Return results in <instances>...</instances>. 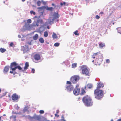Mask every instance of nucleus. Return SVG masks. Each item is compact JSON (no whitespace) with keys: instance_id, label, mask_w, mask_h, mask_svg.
I'll list each match as a JSON object with an SVG mask.
<instances>
[{"instance_id":"nucleus-4","label":"nucleus","mask_w":121,"mask_h":121,"mask_svg":"<svg viewBox=\"0 0 121 121\" xmlns=\"http://www.w3.org/2000/svg\"><path fill=\"white\" fill-rule=\"evenodd\" d=\"M79 77L77 75H74L71 77L70 78V81L73 84H75L79 81Z\"/></svg>"},{"instance_id":"nucleus-17","label":"nucleus","mask_w":121,"mask_h":121,"mask_svg":"<svg viewBox=\"0 0 121 121\" xmlns=\"http://www.w3.org/2000/svg\"><path fill=\"white\" fill-rule=\"evenodd\" d=\"M80 89L79 87V85L77 84L76 85L75 88L73 91H80Z\"/></svg>"},{"instance_id":"nucleus-18","label":"nucleus","mask_w":121,"mask_h":121,"mask_svg":"<svg viewBox=\"0 0 121 121\" xmlns=\"http://www.w3.org/2000/svg\"><path fill=\"white\" fill-rule=\"evenodd\" d=\"M46 8V7L45 6H42L41 7H38L37 8V9L41 11L42 10H43L45 9Z\"/></svg>"},{"instance_id":"nucleus-40","label":"nucleus","mask_w":121,"mask_h":121,"mask_svg":"<svg viewBox=\"0 0 121 121\" xmlns=\"http://www.w3.org/2000/svg\"><path fill=\"white\" fill-rule=\"evenodd\" d=\"M35 72V70L34 69H32L31 70V72L32 73H34Z\"/></svg>"},{"instance_id":"nucleus-58","label":"nucleus","mask_w":121,"mask_h":121,"mask_svg":"<svg viewBox=\"0 0 121 121\" xmlns=\"http://www.w3.org/2000/svg\"><path fill=\"white\" fill-rule=\"evenodd\" d=\"M21 114V112H19V113H16V114Z\"/></svg>"},{"instance_id":"nucleus-9","label":"nucleus","mask_w":121,"mask_h":121,"mask_svg":"<svg viewBox=\"0 0 121 121\" xmlns=\"http://www.w3.org/2000/svg\"><path fill=\"white\" fill-rule=\"evenodd\" d=\"M92 87V85L90 83L88 84L86 86H85L84 88H82V91H85V90H87V88H88L89 89H90Z\"/></svg>"},{"instance_id":"nucleus-49","label":"nucleus","mask_w":121,"mask_h":121,"mask_svg":"<svg viewBox=\"0 0 121 121\" xmlns=\"http://www.w3.org/2000/svg\"><path fill=\"white\" fill-rule=\"evenodd\" d=\"M12 113L13 114H16V113L14 111H12Z\"/></svg>"},{"instance_id":"nucleus-11","label":"nucleus","mask_w":121,"mask_h":121,"mask_svg":"<svg viewBox=\"0 0 121 121\" xmlns=\"http://www.w3.org/2000/svg\"><path fill=\"white\" fill-rule=\"evenodd\" d=\"M30 119H34L37 120H39L41 119V118L40 115H37L35 114L33 116L30 117Z\"/></svg>"},{"instance_id":"nucleus-61","label":"nucleus","mask_w":121,"mask_h":121,"mask_svg":"<svg viewBox=\"0 0 121 121\" xmlns=\"http://www.w3.org/2000/svg\"><path fill=\"white\" fill-rule=\"evenodd\" d=\"M47 28L48 29H49V27L48 26L47 27Z\"/></svg>"},{"instance_id":"nucleus-54","label":"nucleus","mask_w":121,"mask_h":121,"mask_svg":"<svg viewBox=\"0 0 121 121\" xmlns=\"http://www.w3.org/2000/svg\"><path fill=\"white\" fill-rule=\"evenodd\" d=\"M56 7H58L59 9L60 8V7L59 6V5H57L56 6Z\"/></svg>"},{"instance_id":"nucleus-21","label":"nucleus","mask_w":121,"mask_h":121,"mask_svg":"<svg viewBox=\"0 0 121 121\" xmlns=\"http://www.w3.org/2000/svg\"><path fill=\"white\" fill-rule=\"evenodd\" d=\"M39 36L38 34H35L33 37V39L34 40H36L38 38Z\"/></svg>"},{"instance_id":"nucleus-41","label":"nucleus","mask_w":121,"mask_h":121,"mask_svg":"<svg viewBox=\"0 0 121 121\" xmlns=\"http://www.w3.org/2000/svg\"><path fill=\"white\" fill-rule=\"evenodd\" d=\"M95 17L96 19H99V18L100 17L99 16L97 15Z\"/></svg>"},{"instance_id":"nucleus-43","label":"nucleus","mask_w":121,"mask_h":121,"mask_svg":"<svg viewBox=\"0 0 121 121\" xmlns=\"http://www.w3.org/2000/svg\"><path fill=\"white\" fill-rule=\"evenodd\" d=\"M16 118V116H12L10 117V118H13L14 119H15Z\"/></svg>"},{"instance_id":"nucleus-13","label":"nucleus","mask_w":121,"mask_h":121,"mask_svg":"<svg viewBox=\"0 0 121 121\" xmlns=\"http://www.w3.org/2000/svg\"><path fill=\"white\" fill-rule=\"evenodd\" d=\"M99 55H100L101 57H103L101 53H100V52H97L96 53H94L92 56V58L93 59H95L97 56Z\"/></svg>"},{"instance_id":"nucleus-25","label":"nucleus","mask_w":121,"mask_h":121,"mask_svg":"<svg viewBox=\"0 0 121 121\" xmlns=\"http://www.w3.org/2000/svg\"><path fill=\"white\" fill-rule=\"evenodd\" d=\"M0 51L1 52L3 53L6 51V50L5 49L1 48H0Z\"/></svg>"},{"instance_id":"nucleus-10","label":"nucleus","mask_w":121,"mask_h":121,"mask_svg":"<svg viewBox=\"0 0 121 121\" xmlns=\"http://www.w3.org/2000/svg\"><path fill=\"white\" fill-rule=\"evenodd\" d=\"M20 98V96H18L16 94H13L12 96V100L14 101H18V99Z\"/></svg>"},{"instance_id":"nucleus-19","label":"nucleus","mask_w":121,"mask_h":121,"mask_svg":"<svg viewBox=\"0 0 121 121\" xmlns=\"http://www.w3.org/2000/svg\"><path fill=\"white\" fill-rule=\"evenodd\" d=\"M9 70V67L8 66H5L4 69V73H6Z\"/></svg>"},{"instance_id":"nucleus-38","label":"nucleus","mask_w":121,"mask_h":121,"mask_svg":"<svg viewBox=\"0 0 121 121\" xmlns=\"http://www.w3.org/2000/svg\"><path fill=\"white\" fill-rule=\"evenodd\" d=\"M30 13L31 14H33L34 15H35V12H34L33 10L31 11H30Z\"/></svg>"},{"instance_id":"nucleus-51","label":"nucleus","mask_w":121,"mask_h":121,"mask_svg":"<svg viewBox=\"0 0 121 121\" xmlns=\"http://www.w3.org/2000/svg\"><path fill=\"white\" fill-rule=\"evenodd\" d=\"M60 5L61 6H63V3L62 2L60 3Z\"/></svg>"},{"instance_id":"nucleus-52","label":"nucleus","mask_w":121,"mask_h":121,"mask_svg":"<svg viewBox=\"0 0 121 121\" xmlns=\"http://www.w3.org/2000/svg\"><path fill=\"white\" fill-rule=\"evenodd\" d=\"M63 120L62 119H61L59 120L58 121H63Z\"/></svg>"},{"instance_id":"nucleus-12","label":"nucleus","mask_w":121,"mask_h":121,"mask_svg":"<svg viewBox=\"0 0 121 121\" xmlns=\"http://www.w3.org/2000/svg\"><path fill=\"white\" fill-rule=\"evenodd\" d=\"M34 59L36 61H38L41 59L40 55L39 54H36L34 56Z\"/></svg>"},{"instance_id":"nucleus-3","label":"nucleus","mask_w":121,"mask_h":121,"mask_svg":"<svg viewBox=\"0 0 121 121\" xmlns=\"http://www.w3.org/2000/svg\"><path fill=\"white\" fill-rule=\"evenodd\" d=\"M94 95L96 99H100L103 96V91H94Z\"/></svg>"},{"instance_id":"nucleus-33","label":"nucleus","mask_w":121,"mask_h":121,"mask_svg":"<svg viewBox=\"0 0 121 121\" xmlns=\"http://www.w3.org/2000/svg\"><path fill=\"white\" fill-rule=\"evenodd\" d=\"M14 107L15 109L17 110H18L19 108V107L18 106V105L17 104H15L14 105Z\"/></svg>"},{"instance_id":"nucleus-8","label":"nucleus","mask_w":121,"mask_h":121,"mask_svg":"<svg viewBox=\"0 0 121 121\" xmlns=\"http://www.w3.org/2000/svg\"><path fill=\"white\" fill-rule=\"evenodd\" d=\"M40 23V24L43 23V21L41 19H38L37 20V22L35 21L33 23V26H39V23Z\"/></svg>"},{"instance_id":"nucleus-34","label":"nucleus","mask_w":121,"mask_h":121,"mask_svg":"<svg viewBox=\"0 0 121 121\" xmlns=\"http://www.w3.org/2000/svg\"><path fill=\"white\" fill-rule=\"evenodd\" d=\"M60 43H55L54 45V46L55 47H58L59 46Z\"/></svg>"},{"instance_id":"nucleus-50","label":"nucleus","mask_w":121,"mask_h":121,"mask_svg":"<svg viewBox=\"0 0 121 121\" xmlns=\"http://www.w3.org/2000/svg\"><path fill=\"white\" fill-rule=\"evenodd\" d=\"M28 50V49L27 48V50H25V49L23 50V51L24 52H26V51H27Z\"/></svg>"},{"instance_id":"nucleus-27","label":"nucleus","mask_w":121,"mask_h":121,"mask_svg":"<svg viewBox=\"0 0 121 121\" xmlns=\"http://www.w3.org/2000/svg\"><path fill=\"white\" fill-rule=\"evenodd\" d=\"M86 93V91H80V95H82L85 94Z\"/></svg>"},{"instance_id":"nucleus-53","label":"nucleus","mask_w":121,"mask_h":121,"mask_svg":"<svg viewBox=\"0 0 121 121\" xmlns=\"http://www.w3.org/2000/svg\"><path fill=\"white\" fill-rule=\"evenodd\" d=\"M55 116L56 117L57 116V117H58L59 116L58 115H57V114H55Z\"/></svg>"},{"instance_id":"nucleus-64","label":"nucleus","mask_w":121,"mask_h":121,"mask_svg":"<svg viewBox=\"0 0 121 121\" xmlns=\"http://www.w3.org/2000/svg\"><path fill=\"white\" fill-rule=\"evenodd\" d=\"M111 121H113V120H112Z\"/></svg>"},{"instance_id":"nucleus-35","label":"nucleus","mask_w":121,"mask_h":121,"mask_svg":"<svg viewBox=\"0 0 121 121\" xmlns=\"http://www.w3.org/2000/svg\"><path fill=\"white\" fill-rule=\"evenodd\" d=\"M37 4L38 6H39L41 5V3L40 1L38 0L37 2Z\"/></svg>"},{"instance_id":"nucleus-7","label":"nucleus","mask_w":121,"mask_h":121,"mask_svg":"<svg viewBox=\"0 0 121 121\" xmlns=\"http://www.w3.org/2000/svg\"><path fill=\"white\" fill-rule=\"evenodd\" d=\"M97 85L96 89L95 91H102V90H100L101 88H103L104 87V85L103 83L99 82L97 83Z\"/></svg>"},{"instance_id":"nucleus-26","label":"nucleus","mask_w":121,"mask_h":121,"mask_svg":"<svg viewBox=\"0 0 121 121\" xmlns=\"http://www.w3.org/2000/svg\"><path fill=\"white\" fill-rule=\"evenodd\" d=\"M52 37L53 39H57V37L55 33H53L52 35Z\"/></svg>"},{"instance_id":"nucleus-45","label":"nucleus","mask_w":121,"mask_h":121,"mask_svg":"<svg viewBox=\"0 0 121 121\" xmlns=\"http://www.w3.org/2000/svg\"><path fill=\"white\" fill-rule=\"evenodd\" d=\"M52 6H54V8H55L56 7V6L53 3H52Z\"/></svg>"},{"instance_id":"nucleus-39","label":"nucleus","mask_w":121,"mask_h":121,"mask_svg":"<svg viewBox=\"0 0 121 121\" xmlns=\"http://www.w3.org/2000/svg\"><path fill=\"white\" fill-rule=\"evenodd\" d=\"M39 112L40 114H43L44 113V112L43 110H40L39 111Z\"/></svg>"},{"instance_id":"nucleus-32","label":"nucleus","mask_w":121,"mask_h":121,"mask_svg":"<svg viewBox=\"0 0 121 121\" xmlns=\"http://www.w3.org/2000/svg\"><path fill=\"white\" fill-rule=\"evenodd\" d=\"M48 33L47 31H45L44 33V36L45 37H47L48 36Z\"/></svg>"},{"instance_id":"nucleus-47","label":"nucleus","mask_w":121,"mask_h":121,"mask_svg":"<svg viewBox=\"0 0 121 121\" xmlns=\"http://www.w3.org/2000/svg\"><path fill=\"white\" fill-rule=\"evenodd\" d=\"M7 93V92H5L4 93V95H3V96H5V95H6V93Z\"/></svg>"},{"instance_id":"nucleus-15","label":"nucleus","mask_w":121,"mask_h":121,"mask_svg":"<svg viewBox=\"0 0 121 121\" xmlns=\"http://www.w3.org/2000/svg\"><path fill=\"white\" fill-rule=\"evenodd\" d=\"M53 18L54 20L56 19H58L59 17V14L58 13H56L54 12L53 15Z\"/></svg>"},{"instance_id":"nucleus-23","label":"nucleus","mask_w":121,"mask_h":121,"mask_svg":"<svg viewBox=\"0 0 121 121\" xmlns=\"http://www.w3.org/2000/svg\"><path fill=\"white\" fill-rule=\"evenodd\" d=\"M99 46L100 47L102 48L105 46V45L104 43H101L99 44Z\"/></svg>"},{"instance_id":"nucleus-28","label":"nucleus","mask_w":121,"mask_h":121,"mask_svg":"<svg viewBox=\"0 0 121 121\" xmlns=\"http://www.w3.org/2000/svg\"><path fill=\"white\" fill-rule=\"evenodd\" d=\"M54 20L53 19H52V20H50L49 19L48 20V22L49 23V24H50L52 23H53V21Z\"/></svg>"},{"instance_id":"nucleus-31","label":"nucleus","mask_w":121,"mask_h":121,"mask_svg":"<svg viewBox=\"0 0 121 121\" xmlns=\"http://www.w3.org/2000/svg\"><path fill=\"white\" fill-rule=\"evenodd\" d=\"M118 32L121 34V27H120L118 28L117 29Z\"/></svg>"},{"instance_id":"nucleus-37","label":"nucleus","mask_w":121,"mask_h":121,"mask_svg":"<svg viewBox=\"0 0 121 121\" xmlns=\"http://www.w3.org/2000/svg\"><path fill=\"white\" fill-rule=\"evenodd\" d=\"M31 22V20L30 19H29L27 20V22L28 23H30Z\"/></svg>"},{"instance_id":"nucleus-60","label":"nucleus","mask_w":121,"mask_h":121,"mask_svg":"<svg viewBox=\"0 0 121 121\" xmlns=\"http://www.w3.org/2000/svg\"><path fill=\"white\" fill-rule=\"evenodd\" d=\"M25 0H22V2H24V1Z\"/></svg>"},{"instance_id":"nucleus-16","label":"nucleus","mask_w":121,"mask_h":121,"mask_svg":"<svg viewBox=\"0 0 121 121\" xmlns=\"http://www.w3.org/2000/svg\"><path fill=\"white\" fill-rule=\"evenodd\" d=\"M29 66V63L28 62H26L25 64V66L24 67V70H26L28 68Z\"/></svg>"},{"instance_id":"nucleus-62","label":"nucleus","mask_w":121,"mask_h":121,"mask_svg":"<svg viewBox=\"0 0 121 121\" xmlns=\"http://www.w3.org/2000/svg\"><path fill=\"white\" fill-rule=\"evenodd\" d=\"M6 116V115H5V114H4L3 115V116Z\"/></svg>"},{"instance_id":"nucleus-30","label":"nucleus","mask_w":121,"mask_h":121,"mask_svg":"<svg viewBox=\"0 0 121 121\" xmlns=\"http://www.w3.org/2000/svg\"><path fill=\"white\" fill-rule=\"evenodd\" d=\"M77 64L74 63L72 64V68H74L76 67L77 66Z\"/></svg>"},{"instance_id":"nucleus-5","label":"nucleus","mask_w":121,"mask_h":121,"mask_svg":"<svg viewBox=\"0 0 121 121\" xmlns=\"http://www.w3.org/2000/svg\"><path fill=\"white\" fill-rule=\"evenodd\" d=\"M82 70V73L83 74L89 75V71L86 67L84 65L81 66L80 67Z\"/></svg>"},{"instance_id":"nucleus-2","label":"nucleus","mask_w":121,"mask_h":121,"mask_svg":"<svg viewBox=\"0 0 121 121\" xmlns=\"http://www.w3.org/2000/svg\"><path fill=\"white\" fill-rule=\"evenodd\" d=\"M82 101L85 105L86 106L89 107L92 105L93 102L90 97L87 95L83 97Z\"/></svg>"},{"instance_id":"nucleus-14","label":"nucleus","mask_w":121,"mask_h":121,"mask_svg":"<svg viewBox=\"0 0 121 121\" xmlns=\"http://www.w3.org/2000/svg\"><path fill=\"white\" fill-rule=\"evenodd\" d=\"M103 57H101L99 59L98 58V59H97L96 60L97 62V64L96 65H99L100 64L102 63V61H103Z\"/></svg>"},{"instance_id":"nucleus-55","label":"nucleus","mask_w":121,"mask_h":121,"mask_svg":"<svg viewBox=\"0 0 121 121\" xmlns=\"http://www.w3.org/2000/svg\"><path fill=\"white\" fill-rule=\"evenodd\" d=\"M65 4H66V3L65 2H63V5H65Z\"/></svg>"},{"instance_id":"nucleus-36","label":"nucleus","mask_w":121,"mask_h":121,"mask_svg":"<svg viewBox=\"0 0 121 121\" xmlns=\"http://www.w3.org/2000/svg\"><path fill=\"white\" fill-rule=\"evenodd\" d=\"M78 31L76 30L74 32V34L76 35H78L79 34L78 33Z\"/></svg>"},{"instance_id":"nucleus-44","label":"nucleus","mask_w":121,"mask_h":121,"mask_svg":"<svg viewBox=\"0 0 121 121\" xmlns=\"http://www.w3.org/2000/svg\"><path fill=\"white\" fill-rule=\"evenodd\" d=\"M106 62L107 63L110 62V60L109 59H108L106 60Z\"/></svg>"},{"instance_id":"nucleus-6","label":"nucleus","mask_w":121,"mask_h":121,"mask_svg":"<svg viewBox=\"0 0 121 121\" xmlns=\"http://www.w3.org/2000/svg\"><path fill=\"white\" fill-rule=\"evenodd\" d=\"M71 82L70 81H67L66 82V84L68 85H69L67 86L66 88L67 90L68 91H72L73 90V87L71 85Z\"/></svg>"},{"instance_id":"nucleus-46","label":"nucleus","mask_w":121,"mask_h":121,"mask_svg":"<svg viewBox=\"0 0 121 121\" xmlns=\"http://www.w3.org/2000/svg\"><path fill=\"white\" fill-rule=\"evenodd\" d=\"M61 119H62L63 120H64V117L63 116H62L61 117Z\"/></svg>"},{"instance_id":"nucleus-48","label":"nucleus","mask_w":121,"mask_h":121,"mask_svg":"<svg viewBox=\"0 0 121 121\" xmlns=\"http://www.w3.org/2000/svg\"><path fill=\"white\" fill-rule=\"evenodd\" d=\"M59 112V110H57L56 111V114H58Z\"/></svg>"},{"instance_id":"nucleus-63","label":"nucleus","mask_w":121,"mask_h":121,"mask_svg":"<svg viewBox=\"0 0 121 121\" xmlns=\"http://www.w3.org/2000/svg\"><path fill=\"white\" fill-rule=\"evenodd\" d=\"M63 121H66L65 120H63Z\"/></svg>"},{"instance_id":"nucleus-56","label":"nucleus","mask_w":121,"mask_h":121,"mask_svg":"<svg viewBox=\"0 0 121 121\" xmlns=\"http://www.w3.org/2000/svg\"><path fill=\"white\" fill-rule=\"evenodd\" d=\"M117 121H121V119H120L117 120Z\"/></svg>"},{"instance_id":"nucleus-1","label":"nucleus","mask_w":121,"mask_h":121,"mask_svg":"<svg viewBox=\"0 0 121 121\" xmlns=\"http://www.w3.org/2000/svg\"><path fill=\"white\" fill-rule=\"evenodd\" d=\"M10 69L12 70L10 71V73H13L14 75L17 73L15 71V70L17 69H18L19 70H21L22 68L19 65H18L16 62H14L11 63L10 64Z\"/></svg>"},{"instance_id":"nucleus-59","label":"nucleus","mask_w":121,"mask_h":121,"mask_svg":"<svg viewBox=\"0 0 121 121\" xmlns=\"http://www.w3.org/2000/svg\"><path fill=\"white\" fill-rule=\"evenodd\" d=\"M31 42H30V43H29V42L28 43V44H29L30 45H31Z\"/></svg>"},{"instance_id":"nucleus-24","label":"nucleus","mask_w":121,"mask_h":121,"mask_svg":"<svg viewBox=\"0 0 121 121\" xmlns=\"http://www.w3.org/2000/svg\"><path fill=\"white\" fill-rule=\"evenodd\" d=\"M47 10L49 11H52L53 9V8L52 7H48V6L46 7V9Z\"/></svg>"},{"instance_id":"nucleus-57","label":"nucleus","mask_w":121,"mask_h":121,"mask_svg":"<svg viewBox=\"0 0 121 121\" xmlns=\"http://www.w3.org/2000/svg\"><path fill=\"white\" fill-rule=\"evenodd\" d=\"M104 13L103 12H101L100 13V14H103Z\"/></svg>"},{"instance_id":"nucleus-20","label":"nucleus","mask_w":121,"mask_h":121,"mask_svg":"<svg viewBox=\"0 0 121 121\" xmlns=\"http://www.w3.org/2000/svg\"><path fill=\"white\" fill-rule=\"evenodd\" d=\"M29 108V107L28 106H26L23 110V111L25 112Z\"/></svg>"},{"instance_id":"nucleus-29","label":"nucleus","mask_w":121,"mask_h":121,"mask_svg":"<svg viewBox=\"0 0 121 121\" xmlns=\"http://www.w3.org/2000/svg\"><path fill=\"white\" fill-rule=\"evenodd\" d=\"M39 41L41 43H43L44 42V40L42 38H40L39 39Z\"/></svg>"},{"instance_id":"nucleus-42","label":"nucleus","mask_w":121,"mask_h":121,"mask_svg":"<svg viewBox=\"0 0 121 121\" xmlns=\"http://www.w3.org/2000/svg\"><path fill=\"white\" fill-rule=\"evenodd\" d=\"M13 42H11L10 44V46L11 47H12L13 46Z\"/></svg>"},{"instance_id":"nucleus-22","label":"nucleus","mask_w":121,"mask_h":121,"mask_svg":"<svg viewBox=\"0 0 121 121\" xmlns=\"http://www.w3.org/2000/svg\"><path fill=\"white\" fill-rule=\"evenodd\" d=\"M74 95H80V91H73Z\"/></svg>"}]
</instances>
